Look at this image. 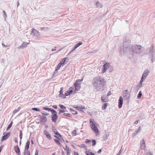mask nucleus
Returning a JSON list of instances; mask_svg holds the SVG:
<instances>
[{"label": "nucleus", "mask_w": 155, "mask_h": 155, "mask_svg": "<svg viewBox=\"0 0 155 155\" xmlns=\"http://www.w3.org/2000/svg\"><path fill=\"white\" fill-rule=\"evenodd\" d=\"M42 109L44 110H47L48 112L51 111V113H52V112H55L54 111V110L53 109L51 108L44 107H43L42 108Z\"/></svg>", "instance_id": "nucleus-18"}, {"label": "nucleus", "mask_w": 155, "mask_h": 155, "mask_svg": "<svg viewBox=\"0 0 155 155\" xmlns=\"http://www.w3.org/2000/svg\"><path fill=\"white\" fill-rule=\"evenodd\" d=\"M10 132L7 133L2 137L1 141L2 142L4 140H6L10 137Z\"/></svg>", "instance_id": "nucleus-9"}, {"label": "nucleus", "mask_w": 155, "mask_h": 155, "mask_svg": "<svg viewBox=\"0 0 155 155\" xmlns=\"http://www.w3.org/2000/svg\"><path fill=\"white\" fill-rule=\"evenodd\" d=\"M105 80L100 76L95 77L93 81V84L94 88L98 91H103L105 87Z\"/></svg>", "instance_id": "nucleus-1"}, {"label": "nucleus", "mask_w": 155, "mask_h": 155, "mask_svg": "<svg viewBox=\"0 0 155 155\" xmlns=\"http://www.w3.org/2000/svg\"><path fill=\"white\" fill-rule=\"evenodd\" d=\"M79 147H82L84 148V149L87 150V147L86 145L85 144H81V146L78 145Z\"/></svg>", "instance_id": "nucleus-39"}, {"label": "nucleus", "mask_w": 155, "mask_h": 155, "mask_svg": "<svg viewBox=\"0 0 155 155\" xmlns=\"http://www.w3.org/2000/svg\"><path fill=\"white\" fill-rule=\"evenodd\" d=\"M139 131L138 130H136L134 131V133L133 134V135L134 136H136L138 133Z\"/></svg>", "instance_id": "nucleus-53"}, {"label": "nucleus", "mask_w": 155, "mask_h": 155, "mask_svg": "<svg viewBox=\"0 0 155 155\" xmlns=\"http://www.w3.org/2000/svg\"><path fill=\"white\" fill-rule=\"evenodd\" d=\"M76 48L74 47V48H72L71 51H70L67 55H69Z\"/></svg>", "instance_id": "nucleus-50"}, {"label": "nucleus", "mask_w": 155, "mask_h": 155, "mask_svg": "<svg viewBox=\"0 0 155 155\" xmlns=\"http://www.w3.org/2000/svg\"><path fill=\"white\" fill-rule=\"evenodd\" d=\"M63 115L68 117H72L71 114L69 113H64L63 114Z\"/></svg>", "instance_id": "nucleus-42"}, {"label": "nucleus", "mask_w": 155, "mask_h": 155, "mask_svg": "<svg viewBox=\"0 0 155 155\" xmlns=\"http://www.w3.org/2000/svg\"><path fill=\"white\" fill-rule=\"evenodd\" d=\"M59 106L62 109H66V107L63 105L60 104L59 105Z\"/></svg>", "instance_id": "nucleus-47"}, {"label": "nucleus", "mask_w": 155, "mask_h": 155, "mask_svg": "<svg viewBox=\"0 0 155 155\" xmlns=\"http://www.w3.org/2000/svg\"><path fill=\"white\" fill-rule=\"evenodd\" d=\"M63 87H61V88L60 90V91H59L60 94H59L58 96L59 97H62L64 99H65V98H66V97H65L64 95L63 94Z\"/></svg>", "instance_id": "nucleus-13"}, {"label": "nucleus", "mask_w": 155, "mask_h": 155, "mask_svg": "<svg viewBox=\"0 0 155 155\" xmlns=\"http://www.w3.org/2000/svg\"><path fill=\"white\" fill-rule=\"evenodd\" d=\"M103 139L104 141H105L107 138V136L106 134L104 135L103 137Z\"/></svg>", "instance_id": "nucleus-44"}, {"label": "nucleus", "mask_w": 155, "mask_h": 155, "mask_svg": "<svg viewBox=\"0 0 155 155\" xmlns=\"http://www.w3.org/2000/svg\"><path fill=\"white\" fill-rule=\"evenodd\" d=\"M74 89V87H71L69 88V91H72V92H73V90Z\"/></svg>", "instance_id": "nucleus-61"}, {"label": "nucleus", "mask_w": 155, "mask_h": 155, "mask_svg": "<svg viewBox=\"0 0 155 155\" xmlns=\"http://www.w3.org/2000/svg\"><path fill=\"white\" fill-rule=\"evenodd\" d=\"M4 146L3 145H2L0 147V153H1L2 148L4 147Z\"/></svg>", "instance_id": "nucleus-59"}, {"label": "nucleus", "mask_w": 155, "mask_h": 155, "mask_svg": "<svg viewBox=\"0 0 155 155\" xmlns=\"http://www.w3.org/2000/svg\"><path fill=\"white\" fill-rule=\"evenodd\" d=\"M123 98L124 100H129L130 94L127 90H124L123 91Z\"/></svg>", "instance_id": "nucleus-7"}, {"label": "nucleus", "mask_w": 155, "mask_h": 155, "mask_svg": "<svg viewBox=\"0 0 155 155\" xmlns=\"http://www.w3.org/2000/svg\"><path fill=\"white\" fill-rule=\"evenodd\" d=\"M74 155H79L78 153L77 152L74 151Z\"/></svg>", "instance_id": "nucleus-63"}, {"label": "nucleus", "mask_w": 155, "mask_h": 155, "mask_svg": "<svg viewBox=\"0 0 155 155\" xmlns=\"http://www.w3.org/2000/svg\"><path fill=\"white\" fill-rule=\"evenodd\" d=\"M54 111L55 112L52 113L51 120L53 122L55 123L58 118V116L57 111L55 110Z\"/></svg>", "instance_id": "nucleus-8"}, {"label": "nucleus", "mask_w": 155, "mask_h": 155, "mask_svg": "<svg viewBox=\"0 0 155 155\" xmlns=\"http://www.w3.org/2000/svg\"><path fill=\"white\" fill-rule=\"evenodd\" d=\"M155 50L154 49L153 44L150 47L149 52V54H155Z\"/></svg>", "instance_id": "nucleus-15"}, {"label": "nucleus", "mask_w": 155, "mask_h": 155, "mask_svg": "<svg viewBox=\"0 0 155 155\" xmlns=\"http://www.w3.org/2000/svg\"><path fill=\"white\" fill-rule=\"evenodd\" d=\"M30 144V141L29 140L26 143L25 146V150H27L29 148V146Z\"/></svg>", "instance_id": "nucleus-20"}, {"label": "nucleus", "mask_w": 155, "mask_h": 155, "mask_svg": "<svg viewBox=\"0 0 155 155\" xmlns=\"http://www.w3.org/2000/svg\"><path fill=\"white\" fill-rule=\"evenodd\" d=\"M21 108L19 107H18L17 109H15L14 111L13 112V114H14L18 111H19L20 109Z\"/></svg>", "instance_id": "nucleus-33"}, {"label": "nucleus", "mask_w": 155, "mask_h": 155, "mask_svg": "<svg viewBox=\"0 0 155 155\" xmlns=\"http://www.w3.org/2000/svg\"><path fill=\"white\" fill-rule=\"evenodd\" d=\"M90 122L91 124L90 126L93 131L96 134L97 133L99 132V130L97 126L91 120H90Z\"/></svg>", "instance_id": "nucleus-6"}, {"label": "nucleus", "mask_w": 155, "mask_h": 155, "mask_svg": "<svg viewBox=\"0 0 155 155\" xmlns=\"http://www.w3.org/2000/svg\"><path fill=\"white\" fill-rule=\"evenodd\" d=\"M123 151V150L122 149V147H121V148L119 151L118 152V153L117 155H120V154Z\"/></svg>", "instance_id": "nucleus-51"}, {"label": "nucleus", "mask_w": 155, "mask_h": 155, "mask_svg": "<svg viewBox=\"0 0 155 155\" xmlns=\"http://www.w3.org/2000/svg\"><path fill=\"white\" fill-rule=\"evenodd\" d=\"M131 52L133 54H140L142 51L141 46L137 45H133L131 47Z\"/></svg>", "instance_id": "nucleus-3"}, {"label": "nucleus", "mask_w": 155, "mask_h": 155, "mask_svg": "<svg viewBox=\"0 0 155 155\" xmlns=\"http://www.w3.org/2000/svg\"><path fill=\"white\" fill-rule=\"evenodd\" d=\"M39 151L38 150H35V155H38Z\"/></svg>", "instance_id": "nucleus-56"}, {"label": "nucleus", "mask_w": 155, "mask_h": 155, "mask_svg": "<svg viewBox=\"0 0 155 155\" xmlns=\"http://www.w3.org/2000/svg\"><path fill=\"white\" fill-rule=\"evenodd\" d=\"M111 94V92L110 91H109L108 93L107 94V96H109Z\"/></svg>", "instance_id": "nucleus-58"}, {"label": "nucleus", "mask_w": 155, "mask_h": 155, "mask_svg": "<svg viewBox=\"0 0 155 155\" xmlns=\"http://www.w3.org/2000/svg\"><path fill=\"white\" fill-rule=\"evenodd\" d=\"M109 64L108 63H106L103 65V68L105 70H107L109 68Z\"/></svg>", "instance_id": "nucleus-28"}, {"label": "nucleus", "mask_w": 155, "mask_h": 155, "mask_svg": "<svg viewBox=\"0 0 155 155\" xmlns=\"http://www.w3.org/2000/svg\"><path fill=\"white\" fill-rule=\"evenodd\" d=\"M2 46L4 48H6L8 46L6 45H5L4 43H2Z\"/></svg>", "instance_id": "nucleus-64"}, {"label": "nucleus", "mask_w": 155, "mask_h": 155, "mask_svg": "<svg viewBox=\"0 0 155 155\" xmlns=\"http://www.w3.org/2000/svg\"><path fill=\"white\" fill-rule=\"evenodd\" d=\"M142 95V91H139L137 95V98L138 99H140L141 98Z\"/></svg>", "instance_id": "nucleus-34"}, {"label": "nucleus", "mask_w": 155, "mask_h": 155, "mask_svg": "<svg viewBox=\"0 0 155 155\" xmlns=\"http://www.w3.org/2000/svg\"><path fill=\"white\" fill-rule=\"evenodd\" d=\"M86 154L87 155H95V154L92 152L91 150H86Z\"/></svg>", "instance_id": "nucleus-23"}, {"label": "nucleus", "mask_w": 155, "mask_h": 155, "mask_svg": "<svg viewBox=\"0 0 155 155\" xmlns=\"http://www.w3.org/2000/svg\"><path fill=\"white\" fill-rule=\"evenodd\" d=\"M24 155H30L29 151L28 150H24Z\"/></svg>", "instance_id": "nucleus-36"}, {"label": "nucleus", "mask_w": 155, "mask_h": 155, "mask_svg": "<svg viewBox=\"0 0 155 155\" xmlns=\"http://www.w3.org/2000/svg\"><path fill=\"white\" fill-rule=\"evenodd\" d=\"M3 12L4 14V17L5 18V21L6 18L7 17V15L6 13V12L5 11L3 10Z\"/></svg>", "instance_id": "nucleus-46"}, {"label": "nucleus", "mask_w": 155, "mask_h": 155, "mask_svg": "<svg viewBox=\"0 0 155 155\" xmlns=\"http://www.w3.org/2000/svg\"><path fill=\"white\" fill-rule=\"evenodd\" d=\"M91 142V140L88 139H86L85 140V142L86 143H89Z\"/></svg>", "instance_id": "nucleus-54"}, {"label": "nucleus", "mask_w": 155, "mask_h": 155, "mask_svg": "<svg viewBox=\"0 0 155 155\" xmlns=\"http://www.w3.org/2000/svg\"><path fill=\"white\" fill-rule=\"evenodd\" d=\"M13 124V122L11 121L10 123L8 125L6 129V131L8 130L10 128L12 127V124Z\"/></svg>", "instance_id": "nucleus-35"}, {"label": "nucleus", "mask_w": 155, "mask_h": 155, "mask_svg": "<svg viewBox=\"0 0 155 155\" xmlns=\"http://www.w3.org/2000/svg\"><path fill=\"white\" fill-rule=\"evenodd\" d=\"M59 112L58 113V114L59 115H60L62 113H64L65 112H67V111H66V110H64L63 109H59Z\"/></svg>", "instance_id": "nucleus-38"}, {"label": "nucleus", "mask_w": 155, "mask_h": 155, "mask_svg": "<svg viewBox=\"0 0 155 155\" xmlns=\"http://www.w3.org/2000/svg\"><path fill=\"white\" fill-rule=\"evenodd\" d=\"M96 6L97 8H102L103 6V5L101 3H100L99 2H97L96 3Z\"/></svg>", "instance_id": "nucleus-22"}, {"label": "nucleus", "mask_w": 155, "mask_h": 155, "mask_svg": "<svg viewBox=\"0 0 155 155\" xmlns=\"http://www.w3.org/2000/svg\"><path fill=\"white\" fill-rule=\"evenodd\" d=\"M31 35L34 38L36 39H39L40 38V32L35 29L33 28L32 30Z\"/></svg>", "instance_id": "nucleus-4"}, {"label": "nucleus", "mask_w": 155, "mask_h": 155, "mask_svg": "<svg viewBox=\"0 0 155 155\" xmlns=\"http://www.w3.org/2000/svg\"><path fill=\"white\" fill-rule=\"evenodd\" d=\"M74 85L75 87L74 93H75L80 89L81 87V84H78L75 82Z\"/></svg>", "instance_id": "nucleus-10"}, {"label": "nucleus", "mask_w": 155, "mask_h": 155, "mask_svg": "<svg viewBox=\"0 0 155 155\" xmlns=\"http://www.w3.org/2000/svg\"><path fill=\"white\" fill-rule=\"evenodd\" d=\"M66 59H68V57L62 59L61 61V62H62V66L64 65L65 62L66 61Z\"/></svg>", "instance_id": "nucleus-31"}, {"label": "nucleus", "mask_w": 155, "mask_h": 155, "mask_svg": "<svg viewBox=\"0 0 155 155\" xmlns=\"http://www.w3.org/2000/svg\"><path fill=\"white\" fill-rule=\"evenodd\" d=\"M40 121L41 123H43L44 121H45V123L47 121V119L45 116H43L42 117H41L40 120Z\"/></svg>", "instance_id": "nucleus-19"}, {"label": "nucleus", "mask_w": 155, "mask_h": 155, "mask_svg": "<svg viewBox=\"0 0 155 155\" xmlns=\"http://www.w3.org/2000/svg\"><path fill=\"white\" fill-rule=\"evenodd\" d=\"M92 146H94L96 145V141L94 139L92 140Z\"/></svg>", "instance_id": "nucleus-43"}, {"label": "nucleus", "mask_w": 155, "mask_h": 155, "mask_svg": "<svg viewBox=\"0 0 155 155\" xmlns=\"http://www.w3.org/2000/svg\"><path fill=\"white\" fill-rule=\"evenodd\" d=\"M83 44V43L81 42V41H80L78 43H77L74 46V47L76 48H77L79 47V46H80L81 45H82Z\"/></svg>", "instance_id": "nucleus-25"}, {"label": "nucleus", "mask_w": 155, "mask_h": 155, "mask_svg": "<svg viewBox=\"0 0 155 155\" xmlns=\"http://www.w3.org/2000/svg\"><path fill=\"white\" fill-rule=\"evenodd\" d=\"M54 141L55 142V143L57 144L58 145L60 146H61L62 145L61 143L59 140L57 139H54Z\"/></svg>", "instance_id": "nucleus-27"}, {"label": "nucleus", "mask_w": 155, "mask_h": 155, "mask_svg": "<svg viewBox=\"0 0 155 155\" xmlns=\"http://www.w3.org/2000/svg\"><path fill=\"white\" fill-rule=\"evenodd\" d=\"M149 71L148 70H145L143 73V76H144L145 78L148 75Z\"/></svg>", "instance_id": "nucleus-21"}, {"label": "nucleus", "mask_w": 155, "mask_h": 155, "mask_svg": "<svg viewBox=\"0 0 155 155\" xmlns=\"http://www.w3.org/2000/svg\"><path fill=\"white\" fill-rule=\"evenodd\" d=\"M107 105H108L107 103H104V105H103V106H102V109L103 110H105V109H106V107L107 106Z\"/></svg>", "instance_id": "nucleus-40"}, {"label": "nucleus", "mask_w": 155, "mask_h": 155, "mask_svg": "<svg viewBox=\"0 0 155 155\" xmlns=\"http://www.w3.org/2000/svg\"><path fill=\"white\" fill-rule=\"evenodd\" d=\"M145 78H143V76H142L141 79H140V81H143V80L145 79Z\"/></svg>", "instance_id": "nucleus-62"}, {"label": "nucleus", "mask_w": 155, "mask_h": 155, "mask_svg": "<svg viewBox=\"0 0 155 155\" xmlns=\"http://www.w3.org/2000/svg\"><path fill=\"white\" fill-rule=\"evenodd\" d=\"M143 82V81H140L139 83H138V86H139L140 87H142V84H142Z\"/></svg>", "instance_id": "nucleus-48"}, {"label": "nucleus", "mask_w": 155, "mask_h": 155, "mask_svg": "<svg viewBox=\"0 0 155 155\" xmlns=\"http://www.w3.org/2000/svg\"><path fill=\"white\" fill-rule=\"evenodd\" d=\"M72 93V91H66L65 94V96H68L71 94Z\"/></svg>", "instance_id": "nucleus-24"}, {"label": "nucleus", "mask_w": 155, "mask_h": 155, "mask_svg": "<svg viewBox=\"0 0 155 155\" xmlns=\"http://www.w3.org/2000/svg\"><path fill=\"white\" fill-rule=\"evenodd\" d=\"M32 110H35V111H38V112L40 111V109L37 107L32 108Z\"/></svg>", "instance_id": "nucleus-45"}, {"label": "nucleus", "mask_w": 155, "mask_h": 155, "mask_svg": "<svg viewBox=\"0 0 155 155\" xmlns=\"http://www.w3.org/2000/svg\"><path fill=\"white\" fill-rule=\"evenodd\" d=\"M83 80V78H81V79H77V80H76L75 81V83H78V84H81V83Z\"/></svg>", "instance_id": "nucleus-41"}, {"label": "nucleus", "mask_w": 155, "mask_h": 155, "mask_svg": "<svg viewBox=\"0 0 155 155\" xmlns=\"http://www.w3.org/2000/svg\"><path fill=\"white\" fill-rule=\"evenodd\" d=\"M75 108L78 109V110H79L80 111H83V110H82L83 109H85L84 107H81V106H79V107L77 106V107H75Z\"/></svg>", "instance_id": "nucleus-29"}, {"label": "nucleus", "mask_w": 155, "mask_h": 155, "mask_svg": "<svg viewBox=\"0 0 155 155\" xmlns=\"http://www.w3.org/2000/svg\"><path fill=\"white\" fill-rule=\"evenodd\" d=\"M28 44V43H26V42H24L22 43V44L21 45L18 47V48L19 49H20L21 48L24 49L26 47Z\"/></svg>", "instance_id": "nucleus-16"}, {"label": "nucleus", "mask_w": 155, "mask_h": 155, "mask_svg": "<svg viewBox=\"0 0 155 155\" xmlns=\"http://www.w3.org/2000/svg\"><path fill=\"white\" fill-rule=\"evenodd\" d=\"M123 104V98L121 96L119 97L118 100V107L119 108H121L122 107Z\"/></svg>", "instance_id": "nucleus-11"}, {"label": "nucleus", "mask_w": 155, "mask_h": 155, "mask_svg": "<svg viewBox=\"0 0 155 155\" xmlns=\"http://www.w3.org/2000/svg\"><path fill=\"white\" fill-rule=\"evenodd\" d=\"M131 42L130 40L128 38L126 39V40L124 41L123 44L124 47V52L125 54L130 53L131 52L132 46L129 45Z\"/></svg>", "instance_id": "nucleus-2"}, {"label": "nucleus", "mask_w": 155, "mask_h": 155, "mask_svg": "<svg viewBox=\"0 0 155 155\" xmlns=\"http://www.w3.org/2000/svg\"><path fill=\"white\" fill-rule=\"evenodd\" d=\"M52 131H53L54 133L56 135H54V137H55L57 138V139H59V140H61V139H60L59 137L62 139V137L61 135L58 131L56 128L54 126H52Z\"/></svg>", "instance_id": "nucleus-5"}, {"label": "nucleus", "mask_w": 155, "mask_h": 155, "mask_svg": "<svg viewBox=\"0 0 155 155\" xmlns=\"http://www.w3.org/2000/svg\"><path fill=\"white\" fill-rule=\"evenodd\" d=\"M101 100L103 102H107L108 101V97L105 95L102 96L101 97Z\"/></svg>", "instance_id": "nucleus-17"}, {"label": "nucleus", "mask_w": 155, "mask_h": 155, "mask_svg": "<svg viewBox=\"0 0 155 155\" xmlns=\"http://www.w3.org/2000/svg\"><path fill=\"white\" fill-rule=\"evenodd\" d=\"M140 145L141 147H145V143L144 139H143L141 141Z\"/></svg>", "instance_id": "nucleus-30"}, {"label": "nucleus", "mask_w": 155, "mask_h": 155, "mask_svg": "<svg viewBox=\"0 0 155 155\" xmlns=\"http://www.w3.org/2000/svg\"><path fill=\"white\" fill-rule=\"evenodd\" d=\"M66 147L67 152V155H68V154H70V153L69 152V151L70 150V148L69 147H68L67 145H66Z\"/></svg>", "instance_id": "nucleus-37"}, {"label": "nucleus", "mask_w": 155, "mask_h": 155, "mask_svg": "<svg viewBox=\"0 0 155 155\" xmlns=\"http://www.w3.org/2000/svg\"><path fill=\"white\" fill-rule=\"evenodd\" d=\"M52 107L55 109H57L58 108V107L57 105H53V106H52Z\"/></svg>", "instance_id": "nucleus-57"}, {"label": "nucleus", "mask_w": 155, "mask_h": 155, "mask_svg": "<svg viewBox=\"0 0 155 155\" xmlns=\"http://www.w3.org/2000/svg\"><path fill=\"white\" fill-rule=\"evenodd\" d=\"M41 113L43 114V115H49V114L48 113H45L44 112H41Z\"/></svg>", "instance_id": "nucleus-55"}, {"label": "nucleus", "mask_w": 155, "mask_h": 155, "mask_svg": "<svg viewBox=\"0 0 155 155\" xmlns=\"http://www.w3.org/2000/svg\"><path fill=\"white\" fill-rule=\"evenodd\" d=\"M149 58L152 63L155 61V53L152 54H149Z\"/></svg>", "instance_id": "nucleus-14"}, {"label": "nucleus", "mask_w": 155, "mask_h": 155, "mask_svg": "<svg viewBox=\"0 0 155 155\" xmlns=\"http://www.w3.org/2000/svg\"><path fill=\"white\" fill-rule=\"evenodd\" d=\"M44 133L45 134V136H46V135L48 134H49L48 133V132L46 130H45L44 131Z\"/></svg>", "instance_id": "nucleus-52"}, {"label": "nucleus", "mask_w": 155, "mask_h": 155, "mask_svg": "<svg viewBox=\"0 0 155 155\" xmlns=\"http://www.w3.org/2000/svg\"><path fill=\"white\" fill-rule=\"evenodd\" d=\"M46 136L48 139H49V140L51 139V136L50 134L46 135Z\"/></svg>", "instance_id": "nucleus-49"}, {"label": "nucleus", "mask_w": 155, "mask_h": 155, "mask_svg": "<svg viewBox=\"0 0 155 155\" xmlns=\"http://www.w3.org/2000/svg\"><path fill=\"white\" fill-rule=\"evenodd\" d=\"M19 136H22V132L21 130H20Z\"/></svg>", "instance_id": "nucleus-60"}, {"label": "nucleus", "mask_w": 155, "mask_h": 155, "mask_svg": "<svg viewBox=\"0 0 155 155\" xmlns=\"http://www.w3.org/2000/svg\"><path fill=\"white\" fill-rule=\"evenodd\" d=\"M14 150L18 155H21L20 150L18 145H16L14 147Z\"/></svg>", "instance_id": "nucleus-12"}, {"label": "nucleus", "mask_w": 155, "mask_h": 155, "mask_svg": "<svg viewBox=\"0 0 155 155\" xmlns=\"http://www.w3.org/2000/svg\"><path fill=\"white\" fill-rule=\"evenodd\" d=\"M62 65V62H60L58 65L57 67L55 68V71H57L58 70L61 68V66Z\"/></svg>", "instance_id": "nucleus-26"}, {"label": "nucleus", "mask_w": 155, "mask_h": 155, "mask_svg": "<svg viewBox=\"0 0 155 155\" xmlns=\"http://www.w3.org/2000/svg\"><path fill=\"white\" fill-rule=\"evenodd\" d=\"M70 110L73 114H78V113L77 111L72 108H70Z\"/></svg>", "instance_id": "nucleus-32"}]
</instances>
